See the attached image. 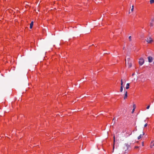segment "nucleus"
Returning a JSON list of instances; mask_svg holds the SVG:
<instances>
[{
  "label": "nucleus",
  "instance_id": "1",
  "mask_svg": "<svg viewBox=\"0 0 154 154\" xmlns=\"http://www.w3.org/2000/svg\"><path fill=\"white\" fill-rule=\"evenodd\" d=\"M125 147H126V149L125 150V152H124V153L125 154L126 153H127L128 151V149L130 146V145L127 143H125Z\"/></svg>",
  "mask_w": 154,
  "mask_h": 154
},
{
  "label": "nucleus",
  "instance_id": "2",
  "mask_svg": "<svg viewBox=\"0 0 154 154\" xmlns=\"http://www.w3.org/2000/svg\"><path fill=\"white\" fill-rule=\"evenodd\" d=\"M146 42L148 43H151L153 42V40L150 37H148L146 39Z\"/></svg>",
  "mask_w": 154,
  "mask_h": 154
},
{
  "label": "nucleus",
  "instance_id": "3",
  "mask_svg": "<svg viewBox=\"0 0 154 154\" xmlns=\"http://www.w3.org/2000/svg\"><path fill=\"white\" fill-rule=\"evenodd\" d=\"M128 66L129 68L131 67L132 66V63L129 58H127Z\"/></svg>",
  "mask_w": 154,
  "mask_h": 154
},
{
  "label": "nucleus",
  "instance_id": "4",
  "mask_svg": "<svg viewBox=\"0 0 154 154\" xmlns=\"http://www.w3.org/2000/svg\"><path fill=\"white\" fill-rule=\"evenodd\" d=\"M144 63V60L143 58H140L139 61V63L140 65H142Z\"/></svg>",
  "mask_w": 154,
  "mask_h": 154
},
{
  "label": "nucleus",
  "instance_id": "5",
  "mask_svg": "<svg viewBox=\"0 0 154 154\" xmlns=\"http://www.w3.org/2000/svg\"><path fill=\"white\" fill-rule=\"evenodd\" d=\"M154 22V18H153L151 19V22L150 23V26H153Z\"/></svg>",
  "mask_w": 154,
  "mask_h": 154
},
{
  "label": "nucleus",
  "instance_id": "6",
  "mask_svg": "<svg viewBox=\"0 0 154 154\" xmlns=\"http://www.w3.org/2000/svg\"><path fill=\"white\" fill-rule=\"evenodd\" d=\"M148 59L149 62L151 63L152 61V58L151 57L149 56L148 57Z\"/></svg>",
  "mask_w": 154,
  "mask_h": 154
},
{
  "label": "nucleus",
  "instance_id": "7",
  "mask_svg": "<svg viewBox=\"0 0 154 154\" xmlns=\"http://www.w3.org/2000/svg\"><path fill=\"white\" fill-rule=\"evenodd\" d=\"M154 140H152L151 141L150 147L151 148H152L154 146Z\"/></svg>",
  "mask_w": 154,
  "mask_h": 154
},
{
  "label": "nucleus",
  "instance_id": "8",
  "mask_svg": "<svg viewBox=\"0 0 154 154\" xmlns=\"http://www.w3.org/2000/svg\"><path fill=\"white\" fill-rule=\"evenodd\" d=\"M144 134L143 133V134H140L138 137V140H140V139L141 138L143 135H144Z\"/></svg>",
  "mask_w": 154,
  "mask_h": 154
},
{
  "label": "nucleus",
  "instance_id": "9",
  "mask_svg": "<svg viewBox=\"0 0 154 154\" xmlns=\"http://www.w3.org/2000/svg\"><path fill=\"white\" fill-rule=\"evenodd\" d=\"M127 97H128L127 92V91H126L125 93L124 94V99H125L126 98H127Z\"/></svg>",
  "mask_w": 154,
  "mask_h": 154
},
{
  "label": "nucleus",
  "instance_id": "10",
  "mask_svg": "<svg viewBox=\"0 0 154 154\" xmlns=\"http://www.w3.org/2000/svg\"><path fill=\"white\" fill-rule=\"evenodd\" d=\"M33 24V21L31 22L30 24V29H31L32 28Z\"/></svg>",
  "mask_w": 154,
  "mask_h": 154
},
{
  "label": "nucleus",
  "instance_id": "11",
  "mask_svg": "<svg viewBox=\"0 0 154 154\" xmlns=\"http://www.w3.org/2000/svg\"><path fill=\"white\" fill-rule=\"evenodd\" d=\"M129 85H130V84H129V83H127L126 84V89H128L129 88Z\"/></svg>",
  "mask_w": 154,
  "mask_h": 154
},
{
  "label": "nucleus",
  "instance_id": "12",
  "mask_svg": "<svg viewBox=\"0 0 154 154\" xmlns=\"http://www.w3.org/2000/svg\"><path fill=\"white\" fill-rule=\"evenodd\" d=\"M123 81H122V79H121V87H123Z\"/></svg>",
  "mask_w": 154,
  "mask_h": 154
},
{
  "label": "nucleus",
  "instance_id": "13",
  "mask_svg": "<svg viewBox=\"0 0 154 154\" xmlns=\"http://www.w3.org/2000/svg\"><path fill=\"white\" fill-rule=\"evenodd\" d=\"M154 2V0H150V3L151 4H152Z\"/></svg>",
  "mask_w": 154,
  "mask_h": 154
},
{
  "label": "nucleus",
  "instance_id": "14",
  "mask_svg": "<svg viewBox=\"0 0 154 154\" xmlns=\"http://www.w3.org/2000/svg\"><path fill=\"white\" fill-rule=\"evenodd\" d=\"M129 40L130 41H132V37L131 36H129Z\"/></svg>",
  "mask_w": 154,
  "mask_h": 154
},
{
  "label": "nucleus",
  "instance_id": "15",
  "mask_svg": "<svg viewBox=\"0 0 154 154\" xmlns=\"http://www.w3.org/2000/svg\"><path fill=\"white\" fill-rule=\"evenodd\" d=\"M123 88V87H121L120 90V91L121 92H122V91Z\"/></svg>",
  "mask_w": 154,
  "mask_h": 154
},
{
  "label": "nucleus",
  "instance_id": "16",
  "mask_svg": "<svg viewBox=\"0 0 154 154\" xmlns=\"http://www.w3.org/2000/svg\"><path fill=\"white\" fill-rule=\"evenodd\" d=\"M133 107L135 109V108H136V106H135V104H134L133 105Z\"/></svg>",
  "mask_w": 154,
  "mask_h": 154
},
{
  "label": "nucleus",
  "instance_id": "17",
  "mask_svg": "<svg viewBox=\"0 0 154 154\" xmlns=\"http://www.w3.org/2000/svg\"><path fill=\"white\" fill-rule=\"evenodd\" d=\"M149 107H150V105H148L147 107H146V109H149Z\"/></svg>",
  "mask_w": 154,
  "mask_h": 154
},
{
  "label": "nucleus",
  "instance_id": "18",
  "mask_svg": "<svg viewBox=\"0 0 154 154\" xmlns=\"http://www.w3.org/2000/svg\"><path fill=\"white\" fill-rule=\"evenodd\" d=\"M147 123L145 125H144V127H146V126H147Z\"/></svg>",
  "mask_w": 154,
  "mask_h": 154
},
{
  "label": "nucleus",
  "instance_id": "19",
  "mask_svg": "<svg viewBox=\"0 0 154 154\" xmlns=\"http://www.w3.org/2000/svg\"><path fill=\"white\" fill-rule=\"evenodd\" d=\"M138 147H139L138 146H135L134 147V148L137 149V148H138Z\"/></svg>",
  "mask_w": 154,
  "mask_h": 154
},
{
  "label": "nucleus",
  "instance_id": "20",
  "mask_svg": "<svg viewBox=\"0 0 154 154\" xmlns=\"http://www.w3.org/2000/svg\"><path fill=\"white\" fill-rule=\"evenodd\" d=\"M135 109L134 108V109H133L132 110V113H133V112H134V110H135Z\"/></svg>",
  "mask_w": 154,
  "mask_h": 154
},
{
  "label": "nucleus",
  "instance_id": "21",
  "mask_svg": "<svg viewBox=\"0 0 154 154\" xmlns=\"http://www.w3.org/2000/svg\"><path fill=\"white\" fill-rule=\"evenodd\" d=\"M134 8H132L131 9V11L132 12H133V10H134Z\"/></svg>",
  "mask_w": 154,
  "mask_h": 154
},
{
  "label": "nucleus",
  "instance_id": "22",
  "mask_svg": "<svg viewBox=\"0 0 154 154\" xmlns=\"http://www.w3.org/2000/svg\"><path fill=\"white\" fill-rule=\"evenodd\" d=\"M142 146H144V144H143V142H142Z\"/></svg>",
  "mask_w": 154,
  "mask_h": 154
},
{
  "label": "nucleus",
  "instance_id": "23",
  "mask_svg": "<svg viewBox=\"0 0 154 154\" xmlns=\"http://www.w3.org/2000/svg\"><path fill=\"white\" fill-rule=\"evenodd\" d=\"M114 142L115 141V136H114Z\"/></svg>",
  "mask_w": 154,
  "mask_h": 154
},
{
  "label": "nucleus",
  "instance_id": "24",
  "mask_svg": "<svg viewBox=\"0 0 154 154\" xmlns=\"http://www.w3.org/2000/svg\"><path fill=\"white\" fill-rule=\"evenodd\" d=\"M132 8H134V5H133L132 6Z\"/></svg>",
  "mask_w": 154,
  "mask_h": 154
},
{
  "label": "nucleus",
  "instance_id": "25",
  "mask_svg": "<svg viewBox=\"0 0 154 154\" xmlns=\"http://www.w3.org/2000/svg\"><path fill=\"white\" fill-rule=\"evenodd\" d=\"M114 119H115L114 118H113V120H114Z\"/></svg>",
  "mask_w": 154,
  "mask_h": 154
}]
</instances>
